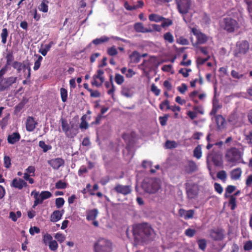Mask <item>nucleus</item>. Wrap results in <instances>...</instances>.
Returning <instances> with one entry per match:
<instances>
[{
  "instance_id": "obj_1",
  "label": "nucleus",
  "mask_w": 252,
  "mask_h": 252,
  "mask_svg": "<svg viewBox=\"0 0 252 252\" xmlns=\"http://www.w3.org/2000/svg\"><path fill=\"white\" fill-rule=\"evenodd\" d=\"M132 231L134 241L137 244L146 243L153 239L155 236L154 230L147 223L134 225Z\"/></svg>"
},
{
  "instance_id": "obj_2",
  "label": "nucleus",
  "mask_w": 252,
  "mask_h": 252,
  "mask_svg": "<svg viewBox=\"0 0 252 252\" xmlns=\"http://www.w3.org/2000/svg\"><path fill=\"white\" fill-rule=\"evenodd\" d=\"M243 156V152L240 149L232 147L226 149L224 158L227 162L236 165L241 162Z\"/></svg>"
},
{
  "instance_id": "obj_3",
  "label": "nucleus",
  "mask_w": 252,
  "mask_h": 252,
  "mask_svg": "<svg viewBox=\"0 0 252 252\" xmlns=\"http://www.w3.org/2000/svg\"><path fill=\"white\" fill-rule=\"evenodd\" d=\"M141 187L145 192L154 193L160 188V181L157 178H146L143 180Z\"/></svg>"
},
{
  "instance_id": "obj_4",
  "label": "nucleus",
  "mask_w": 252,
  "mask_h": 252,
  "mask_svg": "<svg viewBox=\"0 0 252 252\" xmlns=\"http://www.w3.org/2000/svg\"><path fill=\"white\" fill-rule=\"evenodd\" d=\"M185 186L188 198L193 199L197 197L199 190L198 185L191 180H188L185 183Z\"/></svg>"
},
{
  "instance_id": "obj_5",
  "label": "nucleus",
  "mask_w": 252,
  "mask_h": 252,
  "mask_svg": "<svg viewBox=\"0 0 252 252\" xmlns=\"http://www.w3.org/2000/svg\"><path fill=\"white\" fill-rule=\"evenodd\" d=\"M95 252H110V242L104 238H100L94 245Z\"/></svg>"
},
{
  "instance_id": "obj_6",
  "label": "nucleus",
  "mask_w": 252,
  "mask_h": 252,
  "mask_svg": "<svg viewBox=\"0 0 252 252\" xmlns=\"http://www.w3.org/2000/svg\"><path fill=\"white\" fill-rule=\"evenodd\" d=\"M222 23L224 30L228 32H233L236 29H238L239 27L237 21L230 17L223 18Z\"/></svg>"
},
{
  "instance_id": "obj_7",
  "label": "nucleus",
  "mask_w": 252,
  "mask_h": 252,
  "mask_svg": "<svg viewBox=\"0 0 252 252\" xmlns=\"http://www.w3.org/2000/svg\"><path fill=\"white\" fill-rule=\"evenodd\" d=\"M17 80V77L15 76L2 77L0 79V92L8 90L10 86L15 83Z\"/></svg>"
},
{
  "instance_id": "obj_8",
  "label": "nucleus",
  "mask_w": 252,
  "mask_h": 252,
  "mask_svg": "<svg viewBox=\"0 0 252 252\" xmlns=\"http://www.w3.org/2000/svg\"><path fill=\"white\" fill-rule=\"evenodd\" d=\"M32 195H33L34 198L33 205H38L41 204L44 200L51 197L52 194L49 191H42L40 193L37 191H33L32 192Z\"/></svg>"
},
{
  "instance_id": "obj_9",
  "label": "nucleus",
  "mask_w": 252,
  "mask_h": 252,
  "mask_svg": "<svg viewBox=\"0 0 252 252\" xmlns=\"http://www.w3.org/2000/svg\"><path fill=\"white\" fill-rule=\"evenodd\" d=\"M249 43L247 40L237 42L236 48L234 51V55L238 57L239 54H245L249 50Z\"/></svg>"
},
{
  "instance_id": "obj_10",
  "label": "nucleus",
  "mask_w": 252,
  "mask_h": 252,
  "mask_svg": "<svg viewBox=\"0 0 252 252\" xmlns=\"http://www.w3.org/2000/svg\"><path fill=\"white\" fill-rule=\"evenodd\" d=\"M191 32L196 38V41L195 43H193V41L191 40V42L193 46L197 44H204L207 41L208 38L207 36L205 34L199 31L196 28H193L191 29Z\"/></svg>"
},
{
  "instance_id": "obj_11",
  "label": "nucleus",
  "mask_w": 252,
  "mask_h": 252,
  "mask_svg": "<svg viewBox=\"0 0 252 252\" xmlns=\"http://www.w3.org/2000/svg\"><path fill=\"white\" fill-rule=\"evenodd\" d=\"M179 12L182 14L188 13L191 5L190 0H180L177 2Z\"/></svg>"
},
{
  "instance_id": "obj_12",
  "label": "nucleus",
  "mask_w": 252,
  "mask_h": 252,
  "mask_svg": "<svg viewBox=\"0 0 252 252\" xmlns=\"http://www.w3.org/2000/svg\"><path fill=\"white\" fill-rule=\"evenodd\" d=\"M104 72L102 69H98L96 73L93 76V80L92 84L96 87L100 86L104 81V78L103 76Z\"/></svg>"
},
{
  "instance_id": "obj_13",
  "label": "nucleus",
  "mask_w": 252,
  "mask_h": 252,
  "mask_svg": "<svg viewBox=\"0 0 252 252\" xmlns=\"http://www.w3.org/2000/svg\"><path fill=\"white\" fill-rule=\"evenodd\" d=\"M209 236L214 241H221L224 238V233L222 229L217 228L209 231Z\"/></svg>"
},
{
  "instance_id": "obj_14",
  "label": "nucleus",
  "mask_w": 252,
  "mask_h": 252,
  "mask_svg": "<svg viewBox=\"0 0 252 252\" xmlns=\"http://www.w3.org/2000/svg\"><path fill=\"white\" fill-rule=\"evenodd\" d=\"M48 164L55 170H58L60 167L63 166L64 160L60 158H55L48 161Z\"/></svg>"
},
{
  "instance_id": "obj_15",
  "label": "nucleus",
  "mask_w": 252,
  "mask_h": 252,
  "mask_svg": "<svg viewBox=\"0 0 252 252\" xmlns=\"http://www.w3.org/2000/svg\"><path fill=\"white\" fill-rule=\"evenodd\" d=\"M26 128L28 131L32 132L35 128L37 123L35 121L34 118L31 116H28L26 122Z\"/></svg>"
},
{
  "instance_id": "obj_16",
  "label": "nucleus",
  "mask_w": 252,
  "mask_h": 252,
  "mask_svg": "<svg viewBox=\"0 0 252 252\" xmlns=\"http://www.w3.org/2000/svg\"><path fill=\"white\" fill-rule=\"evenodd\" d=\"M114 189L118 193L126 195L131 192V187L129 185L123 186L118 185L115 187Z\"/></svg>"
},
{
  "instance_id": "obj_17",
  "label": "nucleus",
  "mask_w": 252,
  "mask_h": 252,
  "mask_svg": "<svg viewBox=\"0 0 252 252\" xmlns=\"http://www.w3.org/2000/svg\"><path fill=\"white\" fill-rule=\"evenodd\" d=\"M61 123L63 131L64 132L66 136L70 138L73 137L76 135V133L72 134L70 132V126L67 121L65 119H62Z\"/></svg>"
},
{
  "instance_id": "obj_18",
  "label": "nucleus",
  "mask_w": 252,
  "mask_h": 252,
  "mask_svg": "<svg viewBox=\"0 0 252 252\" xmlns=\"http://www.w3.org/2000/svg\"><path fill=\"white\" fill-rule=\"evenodd\" d=\"M11 186L14 188L22 189L24 187H27V184L21 178H15L12 180Z\"/></svg>"
},
{
  "instance_id": "obj_19",
  "label": "nucleus",
  "mask_w": 252,
  "mask_h": 252,
  "mask_svg": "<svg viewBox=\"0 0 252 252\" xmlns=\"http://www.w3.org/2000/svg\"><path fill=\"white\" fill-rule=\"evenodd\" d=\"M134 29L137 32L148 33L153 32V30L151 28H145L143 24L140 22L136 23L134 25Z\"/></svg>"
},
{
  "instance_id": "obj_20",
  "label": "nucleus",
  "mask_w": 252,
  "mask_h": 252,
  "mask_svg": "<svg viewBox=\"0 0 252 252\" xmlns=\"http://www.w3.org/2000/svg\"><path fill=\"white\" fill-rule=\"evenodd\" d=\"M166 105V108L167 110H171L174 112H180L181 110V107L179 106H177L176 105L170 106L169 104V101L168 99L165 100L160 104L159 108L162 109V105Z\"/></svg>"
},
{
  "instance_id": "obj_21",
  "label": "nucleus",
  "mask_w": 252,
  "mask_h": 252,
  "mask_svg": "<svg viewBox=\"0 0 252 252\" xmlns=\"http://www.w3.org/2000/svg\"><path fill=\"white\" fill-rule=\"evenodd\" d=\"M196 163L193 160H189L188 165L185 166V171L186 173L191 174L197 170Z\"/></svg>"
},
{
  "instance_id": "obj_22",
  "label": "nucleus",
  "mask_w": 252,
  "mask_h": 252,
  "mask_svg": "<svg viewBox=\"0 0 252 252\" xmlns=\"http://www.w3.org/2000/svg\"><path fill=\"white\" fill-rule=\"evenodd\" d=\"M156 61L155 57H151L148 60H144L140 66H142L144 69H150L153 66Z\"/></svg>"
},
{
  "instance_id": "obj_23",
  "label": "nucleus",
  "mask_w": 252,
  "mask_h": 252,
  "mask_svg": "<svg viewBox=\"0 0 252 252\" xmlns=\"http://www.w3.org/2000/svg\"><path fill=\"white\" fill-rule=\"evenodd\" d=\"M179 214L181 217H183L185 220H188L193 218L194 211L193 210L186 211L184 209H180Z\"/></svg>"
},
{
  "instance_id": "obj_24",
  "label": "nucleus",
  "mask_w": 252,
  "mask_h": 252,
  "mask_svg": "<svg viewBox=\"0 0 252 252\" xmlns=\"http://www.w3.org/2000/svg\"><path fill=\"white\" fill-rule=\"evenodd\" d=\"M20 135L18 132H13L8 136L7 141L9 144H14L20 140Z\"/></svg>"
},
{
  "instance_id": "obj_25",
  "label": "nucleus",
  "mask_w": 252,
  "mask_h": 252,
  "mask_svg": "<svg viewBox=\"0 0 252 252\" xmlns=\"http://www.w3.org/2000/svg\"><path fill=\"white\" fill-rule=\"evenodd\" d=\"M109 110L108 107H103L101 108L100 110V113L96 117L95 120L94 122L91 123V126L94 125H98L100 123V121L102 118L104 117L103 116L108 110Z\"/></svg>"
},
{
  "instance_id": "obj_26",
  "label": "nucleus",
  "mask_w": 252,
  "mask_h": 252,
  "mask_svg": "<svg viewBox=\"0 0 252 252\" xmlns=\"http://www.w3.org/2000/svg\"><path fill=\"white\" fill-rule=\"evenodd\" d=\"M109 40V38L105 36H102L100 38H96L93 40L92 42L87 46L86 48H88L90 47H91L92 43L95 45H98L99 44H101L106 42H108Z\"/></svg>"
},
{
  "instance_id": "obj_27",
  "label": "nucleus",
  "mask_w": 252,
  "mask_h": 252,
  "mask_svg": "<svg viewBox=\"0 0 252 252\" xmlns=\"http://www.w3.org/2000/svg\"><path fill=\"white\" fill-rule=\"evenodd\" d=\"M63 211H60L59 210L54 211L51 214L50 217V220L52 222H57L59 220L63 214Z\"/></svg>"
},
{
  "instance_id": "obj_28",
  "label": "nucleus",
  "mask_w": 252,
  "mask_h": 252,
  "mask_svg": "<svg viewBox=\"0 0 252 252\" xmlns=\"http://www.w3.org/2000/svg\"><path fill=\"white\" fill-rule=\"evenodd\" d=\"M242 174V170L238 167L232 170L230 173L231 178L232 180H237L240 179Z\"/></svg>"
},
{
  "instance_id": "obj_29",
  "label": "nucleus",
  "mask_w": 252,
  "mask_h": 252,
  "mask_svg": "<svg viewBox=\"0 0 252 252\" xmlns=\"http://www.w3.org/2000/svg\"><path fill=\"white\" fill-rule=\"evenodd\" d=\"M129 58L131 63H137L140 61L141 56L137 51H133L129 56Z\"/></svg>"
},
{
  "instance_id": "obj_30",
  "label": "nucleus",
  "mask_w": 252,
  "mask_h": 252,
  "mask_svg": "<svg viewBox=\"0 0 252 252\" xmlns=\"http://www.w3.org/2000/svg\"><path fill=\"white\" fill-rule=\"evenodd\" d=\"M98 214L96 209H93L88 212L87 219L89 220H94L95 219Z\"/></svg>"
},
{
  "instance_id": "obj_31",
  "label": "nucleus",
  "mask_w": 252,
  "mask_h": 252,
  "mask_svg": "<svg viewBox=\"0 0 252 252\" xmlns=\"http://www.w3.org/2000/svg\"><path fill=\"white\" fill-rule=\"evenodd\" d=\"M149 19L151 21L159 22L165 20V18L156 14H151L149 16Z\"/></svg>"
},
{
  "instance_id": "obj_32",
  "label": "nucleus",
  "mask_w": 252,
  "mask_h": 252,
  "mask_svg": "<svg viewBox=\"0 0 252 252\" xmlns=\"http://www.w3.org/2000/svg\"><path fill=\"white\" fill-rule=\"evenodd\" d=\"M48 0H43L39 6V9L44 13L47 12L48 10Z\"/></svg>"
},
{
  "instance_id": "obj_33",
  "label": "nucleus",
  "mask_w": 252,
  "mask_h": 252,
  "mask_svg": "<svg viewBox=\"0 0 252 252\" xmlns=\"http://www.w3.org/2000/svg\"><path fill=\"white\" fill-rule=\"evenodd\" d=\"M1 38V42L3 44H5L7 41V38L8 36V31L7 28H3L0 34Z\"/></svg>"
},
{
  "instance_id": "obj_34",
  "label": "nucleus",
  "mask_w": 252,
  "mask_h": 252,
  "mask_svg": "<svg viewBox=\"0 0 252 252\" xmlns=\"http://www.w3.org/2000/svg\"><path fill=\"white\" fill-rule=\"evenodd\" d=\"M193 156L197 159H200L202 157L201 147L200 145H197L193 150Z\"/></svg>"
},
{
  "instance_id": "obj_35",
  "label": "nucleus",
  "mask_w": 252,
  "mask_h": 252,
  "mask_svg": "<svg viewBox=\"0 0 252 252\" xmlns=\"http://www.w3.org/2000/svg\"><path fill=\"white\" fill-rule=\"evenodd\" d=\"M236 189V187L233 185H228L225 189L224 197L228 198L231 193L234 192Z\"/></svg>"
},
{
  "instance_id": "obj_36",
  "label": "nucleus",
  "mask_w": 252,
  "mask_h": 252,
  "mask_svg": "<svg viewBox=\"0 0 252 252\" xmlns=\"http://www.w3.org/2000/svg\"><path fill=\"white\" fill-rule=\"evenodd\" d=\"M22 214L20 211H18L15 213L14 212H10L9 213V218L14 222L16 221L18 218L21 217Z\"/></svg>"
},
{
  "instance_id": "obj_37",
  "label": "nucleus",
  "mask_w": 252,
  "mask_h": 252,
  "mask_svg": "<svg viewBox=\"0 0 252 252\" xmlns=\"http://www.w3.org/2000/svg\"><path fill=\"white\" fill-rule=\"evenodd\" d=\"M87 118V116L86 115H84L81 117V122L80 124L79 127L81 129H88L89 126L88 123L86 122V120Z\"/></svg>"
},
{
  "instance_id": "obj_38",
  "label": "nucleus",
  "mask_w": 252,
  "mask_h": 252,
  "mask_svg": "<svg viewBox=\"0 0 252 252\" xmlns=\"http://www.w3.org/2000/svg\"><path fill=\"white\" fill-rule=\"evenodd\" d=\"M216 121L219 127L222 126L225 122L224 118L221 115L216 116Z\"/></svg>"
},
{
  "instance_id": "obj_39",
  "label": "nucleus",
  "mask_w": 252,
  "mask_h": 252,
  "mask_svg": "<svg viewBox=\"0 0 252 252\" xmlns=\"http://www.w3.org/2000/svg\"><path fill=\"white\" fill-rule=\"evenodd\" d=\"M39 146L42 149L43 152L44 153L47 152L52 148L51 145L46 144L44 141H40L39 142Z\"/></svg>"
},
{
  "instance_id": "obj_40",
  "label": "nucleus",
  "mask_w": 252,
  "mask_h": 252,
  "mask_svg": "<svg viewBox=\"0 0 252 252\" xmlns=\"http://www.w3.org/2000/svg\"><path fill=\"white\" fill-rule=\"evenodd\" d=\"M164 39L169 43H173L174 37L170 32H167L163 35Z\"/></svg>"
},
{
  "instance_id": "obj_41",
  "label": "nucleus",
  "mask_w": 252,
  "mask_h": 252,
  "mask_svg": "<svg viewBox=\"0 0 252 252\" xmlns=\"http://www.w3.org/2000/svg\"><path fill=\"white\" fill-rule=\"evenodd\" d=\"M60 94L62 100L63 102H65L67 98V90L62 88L60 89Z\"/></svg>"
},
{
  "instance_id": "obj_42",
  "label": "nucleus",
  "mask_w": 252,
  "mask_h": 252,
  "mask_svg": "<svg viewBox=\"0 0 252 252\" xmlns=\"http://www.w3.org/2000/svg\"><path fill=\"white\" fill-rule=\"evenodd\" d=\"M197 242L199 248L202 251H204L207 246V242L206 240L204 239H199L197 240Z\"/></svg>"
},
{
  "instance_id": "obj_43",
  "label": "nucleus",
  "mask_w": 252,
  "mask_h": 252,
  "mask_svg": "<svg viewBox=\"0 0 252 252\" xmlns=\"http://www.w3.org/2000/svg\"><path fill=\"white\" fill-rule=\"evenodd\" d=\"M53 240L52 236L48 233H46L43 236V242L45 245H48Z\"/></svg>"
},
{
  "instance_id": "obj_44",
  "label": "nucleus",
  "mask_w": 252,
  "mask_h": 252,
  "mask_svg": "<svg viewBox=\"0 0 252 252\" xmlns=\"http://www.w3.org/2000/svg\"><path fill=\"white\" fill-rule=\"evenodd\" d=\"M5 59L6 60V63H7V65H12V62L14 61V59L12 52H9L7 53L5 57Z\"/></svg>"
},
{
  "instance_id": "obj_45",
  "label": "nucleus",
  "mask_w": 252,
  "mask_h": 252,
  "mask_svg": "<svg viewBox=\"0 0 252 252\" xmlns=\"http://www.w3.org/2000/svg\"><path fill=\"white\" fill-rule=\"evenodd\" d=\"M67 186V184L62 180L58 181L55 184V187L57 189H64Z\"/></svg>"
},
{
  "instance_id": "obj_46",
  "label": "nucleus",
  "mask_w": 252,
  "mask_h": 252,
  "mask_svg": "<svg viewBox=\"0 0 252 252\" xmlns=\"http://www.w3.org/2000/svg\"><path fill=\"white\" fill-rule=\"evenodd\" d=\"M13 68L17 70V72L19 73L22 70V63L18 61H14L12 64Z\"/></svg>"
},
{
  "instance_id": "obj_47",
  "label": "nucleus",
  "mask_w": 252,
  "mask_h": 252,
  "mask_svg": "<svg viewBox=\"0 0 252 252\" xmlns=\"http://www.w3.org/2000/svg\"><path fill=\"white\" fill-rule=\"evenodd\" d=\"M49 249L53 252L56 251L58 248V244L56 240H52L48 244Z\"/></svg>"
},
{
  "instance_id": "obj_48",
  "label": "nucleus",
  "mask_w": 252,
  "mask_h": 252,
  "mask_svg": "<svg viewBox=\"0 0 252 252\" xmlns=\"http://www.w3.org/2000/svg\"><path fill=\"white\" fill-rule=\"evenodd\" d=\"M191 71V69L190 68H181L178 72L179 74H181L183 77L187 78L189 76V72Z\"/></svg>"
},
{
  "instance_id": "obj_49",
  "label": "nucleus",
  "mask_w": 252,
  "mask_h": 252,
  "mask_svg": "<svg viewBox=\"0 0 252 252\" xmlns=\"http://www.w3.org/2000/svg\"><path fill=\"white\" fill-rule=\"evenodd\" d=\"M37 57V60L34 62V64L33 69L34 70H37L39 68L41 62L43 60V58L40 55H38Z\"/></svg>"
},
{
  "instance_id": "obj_50",
  "label": "nucleus",
  "mask_w": 252,
  "mask_h": 252,
  "mask_svg": "<svg viewBox=\"0 0 252 252\" xmlns=\"http://www.w3.org/2000/svg\"><path fill=\"white\" fill-rule=\"evenodd\" d=\"M217 177L219 179H220L223 181H225L227 177L226 173L224 170L220 171L218 172Z\"/></svg>"
},
{
  "instance_id": "obj_51",
  "label": "nucleus",
  "mask_w": 252,
  "mask_h": 252,
  "mask_svg": "<svg viewBox=\"0 0 252 252\" xmlns=\"http://www.w3.org/2000/svg\"><path fill=\"white\" fill-rule=\"evenodd\" d=\"M4 166L6 168H9L11 165V158L8 156H4L3 158Z\"/></svg>"
},
{
  "instance_id": "obj_52",
  "label": "nucleus",
  "mask_w": 252,
  "mask_h": 252,
  "mask_svg": "<svg viewBox=\"0 0 252 252\" xmlns=\"http://www.w3.org/2000/svg\"><path fill=\"white\" fill-rule=\"evenodd\" d=\"M165 146L168 149H172L177 147V144L174 141L167 140L165 143Z\"/></svg>"
},
{
  "instance_id": "obj_53",
  "label": "nucleus",
  "mask_w": 252,
  "mask_h": 252,
  "mask_svg": "<svg viewBox=\"0 0 252 252\" xmlns=\"http://www.w3.org/2000/svg\"><path fill=\"white\" fill-rule=\"evenodd\" d=\"M122 94L123 95L126 97H130L132 95L130 89L127 87H124L122 89Z\"/></svg>"
},
{
  "instance_id": "obj_54",
  "label": "nucleus",
  "mask_w": 252,
  "mask_h": 252,
  "mask_svg": "<svg viewBox=\"0 0 252 252\" xmlns=\"http://www.w3.org/2000/svg\"><path fill=\"white\" fill-rule=\"evenodd\" d=\"M115 80L118 84L121 85L124 82V78L122 75L117 74L115 77Z\"/></svg>"
},
{
  "instance_id": "obj_55",
  "label": "nucleus",
  "mask_w": 252,
  "mask_h": 252,
  "mask_svg": "<svg viewBox=\"0 0 252 252\" xmlns=\"http://www.w3.org/2000/svg\"><path fill=\"white\" fill-rule=\"evenodd\" d=\"M210 59V56H208L206 58H202L201 57L197 58L196 60V63L197 65H203L205 62H206Z\"/></svg>"
},
{
  "instance_id": "obj_56",
  "label": "nucleus",
  "mask_w": 252,
  "mask_h": 252,
  "mask_svg": "<svg viewBox=\"0 0 252 252\" xmlns=\"http://www.w3.org/2000/svg\"><path fill=\"white\" fill-rule=\"evenodd\" d=\"M196 231L195 229L188 228L185 230V235L189 237H192L195 234Z\"/></svg>"
},
{
  "instance_id": "obj_57",
  "label": "nucleus",
  "mask_w": 252,
  "mask_h": 252,
  "mask_svg": "<svg viewBox=\"0 0 252 252\" xmlns=\"http://www.w3.org/2000/svg\"><path fill=\"white\" fill-rule=\"evenodd\" d=\"M151 91L155 94L156 96H158L160 93V90L157 88V87L154 84H153L151 85Z\"/></svg>"
},
{
  "instance_id": "obj_58",
  "label": "nucleus",
  "mask_w": 252,
  "mask_h": 252,
  "mask_svg": "<svg viewBox=\"0 0 252 252\" xmlns=\"http://www.w3.org/2000/svg\"><path fill=\"white\" fill-rule=\"evenodd\" d=\"M177 90L181 94H184L187 91L188 87L186 84L183 83L181 86L178 87Z\"/></svg>"
},
{
  "instance_id": "obj_59",
  "label": "nucleus",
  "mask_w": 252,
  "mask_h": 252,
  "mask_svg": "<svg viewBox=\"0 0 252 252\" xmlns=\"http://www.w3.org/2000/svg\"><path fill=\"white\" fill-rule=\"evenodd\" d=\"M40 230L39 228L37 226L31 227L29 229V232L31 235H34L35 233H39Z\"/></svg>"
},
{
  "instance_id": "obj_60",
  "label": "nucleus",
  "mask_w": 252,
  "mask_h": 252,
  "mask_svg": "<svg viewBox=\"0 0 252 252\" xmlns=\"http://www.w3.org/2000/svg\"><path fill=\"white\" fill-rule=\"evenodd\" d=\"M168 116L167 115H165L163 117H159V121L160 125L162 126H164L166 125L167 121L168 120Z\"/></svg>"
},
{
  "instance_id": "obj_61",
  "label": "nucleus",
  "mask_w": 252,
  "mask_h": 252,
  "mask_svg": "<svg viewBox=\"0 0 252 252\" xmlns=\"http://www.w3.org/2000/svg\"><path fill=\"white\" fill-rule=\"evenodd\" d=\"M162 21L161 27L163 28L169 27L173 24L172 21L169 19H165V20H163Z\"/></svg>"
},
{
  "instance_id": "obj_62",
  "label": "nucleus",
  "mask_w": 252,
  "mask_h": 252,
  "mask_svg": "<svg viewBox=\"0 0 252 252\" xmlns=\"http://www.w3.org/2000/svg\"><path fill=\"white\" fill-rule=\"evenodd\" d=\"M55 238L60 242L62 243L65 240V237L64 235L60 233H57L55 236Z\"/></svg>"
},
{
  "instance_id": "obj_63",
  "label": "nucleus",
  "mask_w": 252,
  "mask_h": 252,
  "mask_svg": "<svg viewBox=\"0 0 252 252\" xmlns=\"http://www.w3.org/2000/svg\"><path fill=\"white\" fill-rule=\"evenodd\" d=\"M244 249L245 251H250L252 250V241L250 240L245 243Z\"/></svg>"
},
{
  "instance_id": "obj_64",
  "label": "nucleus",
  "mask_w": 252,
  "mask_h": 252,
  "mask_svg": "<svg viewBox=\"0 0 252 252\" xmlns=\"http://www.w3.org/2000/svg\"><path fill=\"white\" fill-rule=\"evenodd\" d=\"M247 5V10L251 13L252 12V0H244Z\"/></svg>"
}]
</instances>
